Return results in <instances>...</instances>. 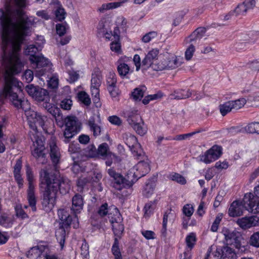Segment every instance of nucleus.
I'll return each mask as SVG.
<instances>
[{
	"label": "nucleus",
	"instance_id": "f257e3e1",
	"mask_svg": "<svg viewBox=\"0 0 259 259\" xmlns=\"http://www.w3.org/2000/svg\"><path fill=\"white\" fill-rule=\"evenodd\" d=\"M20 50H3L2 59L6 64L3 94L5 97H9L12 100L13 104L16 107L21 108L25 111L29 126L32 130L29 134L35 133V135H37V125L41 127L44 131L46 130L45 123L47 120V117L29 109L30 106L28 101L18 98V94L22 91L23 83L19 81L14 75L20 73L24 65L20 60Z\"/></svg>",
	"mask_w": 259,
	"mask_h": 259
},
{
	"label": "nucleus",
	"instance_id": "f03ea898",
	"mask_svg": "<svg viewBox=\"0 0 259 259\" xmlns=\"http://www.w3.org/2000/svg\"><path fill=\"white\" fill-rule=\"evenodd\" d=\"M49 146L50 156L54 171L45 167L41 169L39 172V186L42 192L41 204L46 212L54 208L59 192L62 195L67 194L71 185L70 181L61 175L59 171L57 165L60 162L61 154L54 139L50 141Z\"/></svg>",
	"mask_w": 259,
	"mask_h": 259
},
{
	"label": "nucleus",
	"instance_id": "7ed1b4c3",
	"mask_svg": "<svg viewBox=\"0 0 259 259\" xmlns=\"http://www.w3.org/2000/svg\"><path fill=\"white\" fill-rule=\"evenodd\" d=\"M15 2L19 7L12 13L16 22H12L9 9L6 12L0 9L2 49H20L30 27L34 23V20L29 18L22 9L25 7V0H15Z\"/></svg>",
	"mask_w": 259,
	"mask_h": 259
},
{
	"label": "nucleus",
	"instance_id": "20e7f679",
	"mask_svg": "<svg viewBox=\"0 0 259 259\" xmlns=\"http://www.w3.org/2000/svg\"><path fill=\"white\" fill-rule=\"evenodd\" d=\"M244 208L252 213L259 212V197H254L252 193L245 195L242 201H233L228 210L230 217H236L243 214Z\"/></svg>",
	"mask_w": 259,
	"mask_h": 259
},
{
	"label": "nucleus",
	"instance_id": "39448f33",
	"mask_svg": "<svg viewBox=\"0 0 259 259\" xmlns=\"http://www.w3.org/2000/svg\"><path fill=\"white\" fill-rule=\"evenodd\" d=\"M58 214L59 219L62 221V225L56 231L55 236L61 249H62L64 246L66 238L65 229H67L70 226L72 222V218L68 212L63 209L59 210Z\"/></svg>",
	"mask_w": 259,
	"mask_h": 259
},
{
	"label": "nucleus",
	"instance_id": "423d86ee",
	"mask_svg": "<svg viewBox=\"0 0 259 259\" xmlns=\"http://www.w3.org/2000/svg\"><path fill=\"white\" fill-rule=\"evenodd\" d=\"M150 170V166L148 162L144 161L139 162L127 174L126 181L128 186H132L139 179L148 174Z\"/></svg>",
	"mask_w": 259,
	"mask_h": 259
},
{
	"label": "nucleus",
	"instance_id": "0eeeda50",
	"mask_svg": "<svg viewBox=\"0 0 259 259\" xmlns=\"http://www.w3.org/2000/svg\"><path fill=\"white\" fill-rule=\"evenodd\" d=\"M29 138L33 143L34 148L31 153L37 161L42 164L47 162L46 150L45 147L44 141L38 135L35 133L29 134Z\"/></svg>",
	"mask_w": 259,
	"mask_h": 259
},
{
	"label": "nucleus",
	"instance_id": "6e6552de",
	"mask_svg": "<svg viewBox=\"0 0 259 259\" xmlns=\"http://www.w3.org/2000/svg\"><path fill=\"white\" fill-rule=\"evenodd\" d=\"M127 121L138 134L143 136L146 133V127L138 110H134L129 112Z\"/></svg>",
	"mask_w": 259,
	"mask_h": 259
},
{
	"label": "nucleus",
	"instance_id": "1a4fd4ad",
	"mask_svg": "<svg viewBox=\"0 0 259 259\" xmlns=\"http://www.w3.org/2000/svg\"><path fill=\"white\" fill-rule=\"evenodd\" d=\"M122 137L125 143L128 146L134 157L138 159L144 157L145 155L143 149L134 135L130 133H125L123 134Z\"/></svg>",
	"mask_w": 259,
	"mask_h": 259
},
{
	"label": "nucleus",
	"instance_id": "9d476101",
	"mask_svg": "<svg viewBox=\"0 0 259 259\" xmlns=\"http://www.w3.org/2000/svg\"><path fill=\"white\" fill-rule=\"evenodd\" d=\"M206 31V28L200 27L196 29L185 40L186 49H195L199 47L198 44Z\"/></svg>",
	"mask_w": 259,
	"mask_h": 259
},
{
	"label": "nucleus",
	"instance_id": "9b49d317",
	"mask_svg": "<svg viewBox=\"0 0 259 259\" xmlns=\"http://www.w3.org/2000/svg\"><path fill=\"white\" fill-rule=\"evenodd\" d=\"M221 155V148L218 146H213L207 150L204 154L200 155L199 158L201 161L208 164L217 160Z\"/></svg>",
	"mask_w": 259,
	"mask_h": 259
},
{
	"label": "nucleus",
	"instance_id": "f8f14e48",
	"mask_svg": "<svg viewBox=\"0 0 259 259\" xmlns=\"http://www.w3.org/2000/svg\"><path fill=\"white\" fill-rule=\"evenodd\" d=\"M214 257L221 259H236L237 255L232 248L228 246L217 247L215 250L212 252Z\"/></svg>",
	"mask_w": 259,
	"mask_h": 259
},
{
	"label": "nucleus",
	"instance_id": "ddd939ff",
	"mask_svg": "<svg viewBox=\"0 0 259 259\" xmlns=\"http://www.w3.org/2000/svg\"><path fill=\"white\" fill-rule=\"evenodd\" d=\"M223 233L227 244H233L237 248L240 246L241 235L239 232L224 228L223 230Z\"/></svg>",
	"mask_w": 259,
	"mask_h": 259
},
{
	"label": "nucleus",
	"instance_id": "4468645a",
	"mask_svg": "<svg viewBox=\"0 0 259 259\" xmlns=\"http://www.w3.org/2000/svg\"><path fill=\"white\" fill-rule=\"evenodd\" d=\"M166 69H174L180 66L183 63V58L170 54L167 52L163 54Z\"/></svg>",
	"mask_w": 259,
	"mask_h": 259
},
{
	"label": "nucleus",
	"instance_id": "2eb2a0df",
	"mask_svg": "<svg viewBox=\"0 0 259 259\" xmlns=\"http://www.w3.org/2000/svg\"><path fill=\"white\" fill-rule=\"evenodd\" d=\"M29 60L33 67L35 68H39L45 67L50 68L52 66L49 60L41 55L31 54L29 55Z\"/></svg>",
	"mask_w": 259,
	"mask_h": 259
},
{
	"label": "nucleus",
	"instance_id": "dca6fc26",
	"mask_svg": "<svg viewBox=\"0 0 259 259\" xmlns=\"http://www.w3.org/2000/svg\"><path fill=\"white\" fill-rule=\"evenodd\" d=\"M236 223L241 229L245 230L258 226L259 224V218L256 216L245 217L238 219Z\"/></svg>",
	"mask_w": 259,
	"mask_h": 259
},
{
	"label": "nucleus",
	"instance_id": "f3484780",
	"mask_svg": "<svg viewBox=\"0 0 259 259\" xmlns=\"http://www.w3.org/2000/svg\"><path fill=\"white\" fill-rule=\"evenodd\" d=\"M159 54L158 50H151L146 55L142 62V67L145 69L152 67L157 60Z\"/></svg>",
	"mask_w": 259,
	"mask_h": 259
},
{
	"label": "nucleus",
	"instance_id": "a211bd4d",
	"mask_svg": "<svg viewBox=\"0 0 259 259\" xmlns=\"http://www.w3.org/2000/svg\"><path fill=\"white\" fill-rule=\"evenodd\" d=\"M108 174L115 181V184H116L118 187L116 188L118 190H120V185L123 184L124 186L130 187L128 185V182L126 181L127 176L125 178H123V176L120 174L116 172L113 168H109L108 169Z\"/></svg>",
	"mask_w": 259,
	"mask_h": 259
},
{
	"label": "nucleus",
	"instance_id": "6ab92c4d",
	"mask_svg": "<svg viewBox=\"0 0 259 259\" xmlns=\"http://www.w3.org/2000/svg\"><path fill=\"white\" fill-rule=\"evenodd\" d=\"M64 122L65 127L72 132L75 131L78 133L81 129V122L76 116H67L65 119Z\"/></svg>",
	"mask_w": 259,
	"mask_h": 259
},
{
	"label": "nucleus",
	"instance_id": "aec40b11",
	"mask_svg": "<svg viewBox=\"0 0 259 259\" xmlns=\"http://www.w3.org/2000/svg\"><path fill=\"white\" fill-rule=\"evenodd\" d=\"M83 206V200L82 196L76 194L72 198L71 210L75 214L79 213L82 209Z\"/></svg>",
	"mask_w": 259,
	"mask_h": 259
},
{
	"label": "nucleus",
	"instance_id": "412c9836",
	"mask_svg": "<svg viewBox=\"0 0 259 259\" xmlns=\"http://www.w3.org/2000/svg\"><path fill=\"white\" fill-rule=\"evenodd\" d=\"M22 160L19 158L16 160V164L14 167V178L17 182L19 188H21L23 185V179H22L20 171L22 168Z\"/></svg>",
	"mask_w": 259,
	"mask_h": 259
},
{
	"label": "nucleus",
	"instance_id": "4be33fe9",
	"mask_svg": "<svg viewBox=\"0 0 259 259\" xmlns=\"http://www.w3.org/2000/svg\"><path fill=\"white\" fill-rule=\"evenodd\" d=\"M98 156H101L104 158L109 157L110 158H116V156L109 151L108 145L104 143L99 145L98 149Z\"/></svg>",
	"mask_w": 259,
	"mask_h": 259
},
{
	"label": "nucleus",
	"instance_id": "5701e85b",
	"mask_svg": "<svg viewBox=\"0 0 259 259\" xmlns=\"http://www.w3.org/2000/svg\"><path fill=\"white\" fill-rule=\"evenodd\" d=\"M33 99L38 101H44L46 104L49 103L50 101V96L48 92L46 90L40 88H38Z\"/></svg>",
	"mask_w": 259,
	"mask_h": 259
},
{
	"label": "nucleus",
	"instance_id": "b1692460",
	"mask_svg": "<svg viewBox=\"0 0 259 259\" xmlns=\"http://www.w3.org/2000/svg\"><path fill=\"white\" fill-rule=\"evenodd\" d=\"M35 187L28 188L27 190V198L30 206L31 207L33 211H35L36 207V197L35 196Z\"/></svg>",
	"mask_w": 259,
	"mask_h": 259
},
{
	"label": "nucleus",
	"instance_id": "393cba45",
	"mask_svg": "<svg viewBox=\"0 0 259 259\" xmlns=\"http://www.w3.org/2000/svg\"><path fill=\"white\" fill-rule=\"evenodd\" d=\"M191 93L189 90L185 91L179 90L175 91L173 94H170V98L172 99L181 100L190 97Z\"/></svg>",
	"mask_w": 259,
	"mask_h": 259
},
{
	"label": "nucleus",
	"instance_id": "a878e982",
	"mask_svg": "<svg viewBox=\"0 0 259 259\" xmlns=\"http://www.w3.org/2000/svg\"><path fill=\"white\" fill-rule=\"evenodd\" d=\"M88 124L90 130L93 133V135L95 137L100 135L101 132V127L95 122L94 117H91L89 119L88 121Z\"/></svg>",
	"mask_w": 259,
	"mask_h": 259
},
{
	"label": "nucleus",
	"instance_id": "bb28decb",
	"mask_svg": "<svg viewBox=\"0 0 259 259\" xmlns=\"http://www.w3.org/2000/svg\"><path fill=\"white\" fill-rule=\"evenodd\" d=\"M249 134H259V122H253L248 123L241 130Z\"/></svg>",
	"mask_w": 259,
	"mask_h": 259
},
{
	"label": "nucleus",
	"instance_id": "cd10ccee",
	"mask_svg": "<svg viewBox=\"0 0 259 259\" xmlns=\"http://www.w3.org/2000/svg\"><path fill=\"white\" fill-rule=\"evenodd\" d=\"M155 186V183L152 180H149L146 183L144 188L143 191V195L147 197H150L153 193Z\"/></svg>",
	"mask_w": 259,
	"mask_h": 259
},
{
	"label": "nucleus",
	"instance_id": "c85d7f7f",
	"mask_svg": "<svg viewBox=\"0 0 259 259\" xmlns=\"http://www.w3.org/2000/svg\"><path fill=\"white\" fill-rule=\"evenodd\" d=\"M146 90V88L144 86L136 88L132 93V97L136 101H141L144 96Z\"/></svg>",
	"mask_w": 259,
	"mask_h": 259
},
{
	"label": "nucleus",
	"instance_id": "c756f323",
	"mask_svg": "<svg viewBox=\"0 0 259 259\" xmlns=\"http://www.w3.org/2000/svg\"><path fill=\"white\" fill-rule=\"evenodd\" d=\"M174 217V214L171 213V210L167 211L165 212L163 215L162 222V228L161 229V233L163 235H165L166 232V226L168 220H170Z\"/></svg>",
	"mask_w": 259,
	"mask_h": 259
},
{
	"label": "nucleus",
	"instance_id": "7c9ffc66",
	"mask_svg": "<svg viewBox=\"0 0 259 259\" xmlns=\"http://www.w3.org/2000/svg\"><path fill=\"white\" fill-rule=\"evenodd\" d=\"M41 251L38 246L32 247L27 253V256L30 259H37L41 254Z\"/></svg>",
	"mask_w": 259,
	"mask_h": 259
},
{
	"label": "nucleus",
	"instance_id": "2f4dec72",
	"mask_svg": "<svg viewBox=\"0 0 259 259\" xmlns=\"http://www.w3.org/2000/svg\"><path fill=\"white\" fill-rule=\"evenodd\" d=\"M118 29H115L113 38L111 39L112 42L110 44V49H121V45L119 42V35L117 31Z\"/></svg>",
	"mask_w": 259,
	"mask_h": 259
},
{
	"label": "nucleus",
	"instance_id": "473e14b6",
	"mask_svg": "<svg viewBox=\"0 0 259 259\" xmlns=\"http://www.w3.org/2000/svg\"><path fill=\"white\" fill-rule=\"evenodd\" d=\"M112 224L114 234L116 237H117L119 240L121 238V236L124 230L123 226L119 223H118L117 222L114 223L113 222H112Z\"/></svg>",
	"mask_w": 259,
	"mask_h": 259
},
{
	"label": "nucleus",
	"instance_id": "72a5a7b5",
	"mask_svg": "<svg viewBox=\"0 0 259 259\" xmlns=\"http://www.w3.org/2000/svg\"><path fill=\"white\" fill-rule=\"evenodd\" d=\"M232 104L230 101L219 106L220 111L222 115L225 116L228 113L231 111L232 109H233Z\"/></svg>",
	"mask_w": 259,
	"mask_h": 259
},
{
	"label": "nucleus",
	"instance_id": "f704fd0d",
	"mask_svg": "<svg viewBox=\"0 0 259 259\" xmlns=\"http://www.w3.org/2000/svg\"><path fill=\"white\" fill-rule=\"evenodd\" d=\"M117 71L119 75L124 77L130 72V69L127 64L121 63L117 67Z\"/></svg>",
	"mask_w": 259,
	"mask_h": 259
},
{
	"label": "nucleus",
	"instance_id": "c9c22d12",
	"mask_svg": "<svg viewBox=\"0 0 259 259\" xmlns=\"http://www.w3.org/2000/svg\"><path fill=\"white\" fill-rule=\"evenodd\" d=\"M196 242V235L194 233H191L187 236L186 238V243L187 246L191 250Z\"/></svg>",
	"mask_w": 259,
	"mask_h": 259
},
{
	"label": "nucleus",
	"instance_id": "e433bc0d",
	"mask_svg": "<svg viewBox=\"0 0 259 259\" xmlns=\"http://www.w3.org/2000/svg\"><path fill=\"white\" fill-rule=\"evenodd\" d=\"M78 100L84 105L89 106L91 101L89 96L84 91L79 92L77 94Z\"/></svg>",
	"mask_w": 259,
	"mask_h": 259
},
{
	"label": "nucleus",
	"instance_id": "4c0bfd02",
	"mask_svg": "<svg viewBox=\"0 0 259 259\" xmlns=\"http://www.w3.org/2000/svg\"><path fill=\"white\" fill-rule=\"evenodd\" d=\"M204 131H205V129L200 128V129H199L195 132H191V133H189L183 134V135H179L177 136L176 137V138H175L174 139L176 140H178V141L183 140L187 138H190L191 136H192L196 134H198V133H201V132H204Z\"/></svg>",
	"mask_w": 259,
	"mask_h": 259
},
{
	"label": "nucleus",
	"instance_id": "58836bf2",
	"mask_svg": "<svg viewBox=\"0 0 259 259\" xmlns=\"http://www.w3.org/2000/svg\"><path fill=\"white\" fill-rule=\"evenodd\" d=\"M166 63L164 62V58L157 62L156 61L152 65L151 68L155 71H162L166 69Z\"/></svg>",
	"mask_w": 259,
	"mask_h": 259
},
{
	"label": "nucleus",
	"instance_id": "ea45409f",
	"mask_svg": "<svg viewBox=\"0 0 259 259\" xmlns=\"http://www.w3.org/2000/svg\"><path fill=\"white\" fill-rule=\"evenodd\" d=\"M16 215L22 219L28 218V214L24 211L21 204H17L15 207Z\"/></svg>",
	"mask_w": 259,
	"mask_h": 259
},
{
	"label": "nucleus",
	"instance_id": "a19ab883",
	"mask_svg": "<svg viewBox=\"0 0 259 259\" xmlns=\"http://www.w3.org/2000/svg\"><path fill=\"white\" fill-rule=\"evenodd\" d=\"M249 243L252 246L259 248V232H256L250 236Z\"/></svg>",
	"mask_w": 259,
	"mask_h": 259
},
{
	"label": "nucleus",
	"instance_id": "79ce46f5",
	"mask_svg": "<svg viewBox=\"0 0 259 259\" xmlns=\"http://www.w3.org/2000/svg\"><path fill=\"white\" fill-rule=\"evenodd\" d=\"M163 95L161 93H157L156 94L153 95H150L145 97V98L142 100V103L144 105L148 104L150 101L157 100L158 99L161 98L162 97Z\"/></svg>",
	"mask_w": 259,
	"mask_h": 259
},
{
	"label": "nucleus",
	"instance_id": "37998d69",
	"mask_svg": "<svg viewBox=\"0 0 259 259\" xmlns=\"http://www.w3.org/2000/svg\"><path fill=\"white\" fill-rule=\"evenodd\" d=\"M26 174L27 180L28 182V188L35 187L33 182L34 180V176L32 170L29 165L26 166Z\"/></svg>",
	"mask_w": 259,
	"mask_h": 259
},
{
	"label": "nucleus",
	"instance_id": "c03bdc74",
	"mask_svg": "<svg viewBox=\"0 0 259 259\" xmlns=\"http://www.w3.org/2000/svg\"><path fill=\"white\" fill-rule=\"evenodd\" d=\"M12 225V221L10 218L5 214L0 216V225L8 228L10 227Z\"/></svg>",
	"mask_w": 259,
	"mask_h": 259
},
{
	"label": "nucleus",
	"instance_id": "a18cd8bd",
	"mask_svg": "<svg viewBox=\"0 0 259 259\" xmlns=\"http://www.w3.org/2000/svg\"><path fill=\"white\" fill-rule=\"evenodd\" d=\"M46 43V40L43 36L37 35L35 39L34 44L31 49L43 48Z\"/></svg>",
	"mask_w": 259,
	"mask_h": 259
},
{
	"label": "nucleus",
	"instance_id": "49530a36",
	"mask_svg": "<svg viewBox=\"0 0 259 259\" xmlns=\"http://www.w3.org/2000/svg\"><path fill=\"white\" fill-rule=\"evenodd\" d=\"M232 103L233 109H239L241 108L246 103V100L244 98H241L234 101H230Z\"/></svg>",
	"mask_w": 259,
	"mask_h": 259
},
{
	"label": "nucleus",
	"instance_id": "de8ad7c7",
	"mask_svg": "<svg viewBox=\"0 0 259 259\" xmlns=\"http://www.w3.org/2000/svg\"><path fill=\"white\" fill-rule=\"evenodd\" d=\"M170 178L172 180L180 183L182 185L186 183V180L185 178L179 174L174 173L170 175Z\"/></svg>",
	"mask_w": 259,
	"mask_h": 259
},
{
	"label": "nucleus",
	"instance_id": "09e8293b",
	"mask_svg": "<svg viewBox=\"0 0 259 259\" xmlns=\"http://www.w3.org/2000/svg\"><path fill=\"white\" fill-rule=\"evenodd\" d=\"M233 11L234 12L235 16L237 17L240 15H245L247 11L244 6V5L242 3L238 5L235 9Z\"/></svg>",
	"mask_w": 259,
	"mask_h": 259
},
{
	"label": "nucleus",
	"instance_id": "8fccbe9b",
	"mask_svg": "<svg viewBox=\"0 0 259 259\" xmlns=\"http://www.w3.org/2000/svg\"><path fill=\"white\" fill-rule=\"evenodd\" d=\"M109 207L107 203L101 205L98 210V214L101 217H103L109 214Z\"/></svg>",
	"mask_w": 259,
	"mask_h": 259
},
{
	"label": "nucleus",
	"instance_id": "3c124183",
	"mask_svg": "<svg viewBox=\"0 0 259 259\" xmlns=\"http://www.w3.org/2000/svg\"><path fill=\"white\" fill-rule=\"evenodd\" d=\"M223 218L222 213H219L216 217L215 220L214 221L211 227V231L212 232H215L218 231L219 224Z\"/></svg>",
	"mask_w": 259,
	"mask_h": 259
},
{
	"label": "nucleus",
	"instance_id": "603ef678",
	"mask_svg": "<svg viewBox=\"0 0 259 259\" xmlns=\"http://www.w3.org/2000/svg\"><path fill=\"white\" fill-rule=\"evenodd\" d=\"M112 252L114 256L120 255L121 252L119 248V241L117 237H115L114 243L112 246Z\"/></svg>",
	"mask_w": 259,
	"mask_h": 259
},
{
	"label": "nucleus",
	"instance_id": "864d4df0",
	"mask_svg": "<svg viewBox=\"0 0 259 259\" xmlns=\"http://www.w3.org/2000/svg\"><path fill=\"white\" fill-rule=\"evenodd\" d=\"M67 28L68 26L66 23L57 24L56 25V32L60 36L64 35L66 33Z\"/></svg>",
	"mask_w": 259,
	"mask_h": 259
},
{
	"label": "nucleus",
	"instance_id": "5fc2aeb1",
	"mask_svg": "<svg viewBox=\"0 0 259 259\" xmlns=\"http://www.w3.org/2000/svg\"><path fill=\"white\" fill-rule=\"evenodd\" d=\"M87 154L90 157H98V151L96 147L91 145L88 146L87 149Z\"/></svg>",
	"mask_w": 259,
	"mask_h": 259
},
{
	"label": "nucleus",
	"instance_id": "6e6d98bb",
	"mask_svg": "<svg viewBox=\"0 0 259 259\" xmlns=\"http://www.w3.org/2000/svg\"><path fill=\"white\" fill-rule=\"evenodd\" d=\"M117 79L116 74L113 72H110L107 79V87L110 85H116Z\"/></svg>",
	"mask_w": 259,
	"mask_h": 259
},
{
	"label": "nucleus",
	"instance_id": "4d7b16f0",
	"mask_svg": "<svg viewBox=\"0 0 259 259\" xmlns=\"http://www.w3.org/2000/svg\"><path fill=\"white\" fill-rule=\"evenodd\" d=\"M194 212L193 207L191 204H186L183 208V212L187 218H190Z\"/></svg>",
	"mask_w": 259,
	"mask_h": 259
},
{
	"label": "nucleus",
	"instance_id": "13d9d810",
	"mask_svg": "<svg viewBox=\"0 0 259 259\" xmlns=\"http://www.w3.org/2000/svg\"><path fill=\"white\" fill-rule=\"evenodd\" d=\"M157 33L156 31H151L146 33L142 37V41L144 42H149L150 41L157 37Z\"/></svg>",
	"mask_w": 259,
	"mask_h": 259
},
{
	"label": "nucleus",
	"instance_id": "bf43d9fd",
	"mask_svg": "<svg viewBox=\"0 0 259 259\" xmlns=\"http://www.w3.org/2000/svg\"><path fill=\"white\" fill-rule=\"evenodd\" d=\"M66 13L63 8H59L55 11L56 19L60 21H62L65 18Z\"/></svg>",
	"mask_w": 259,
	"mask_h": 259
},
{
	"label": "nucleus",
	"instance_id": "052dcab7",
	"mask_svg": "<svg viewBox=\"0 0 259 259\" xmlns=\"http://www.w3.org/2000/svg\"><path fill=\"white\" fill-rule=\"evenodd\" d=\"M101 79L100 76L97 74H93L91 79V87L92 88H99L101 85Z\"/></svg>",
	"mask_w": 259,
	"mask_h": 259
},
{
	"label": "nucleus",
	"instance_id": "680f3d73",
	"mask_svg": "<svg viewBox=\"0 0 259 259\" xmlns=\"http://www.w3.org/2000/svg\"><path fill=\"white\" fill-rule=\"evenodd\" d=\"M77 132L73 131L72 132L71 130L67 128H65L64 132V136L65 138L64 141L67 143L68 142L70 139L72 138Z\"/></svg>",
	"mask_w": 259,
	"mask_h": 259
},
{
	"label": "nucleus",
	"instance_id": "e2e57ef3",
	"mask_svg": "<svg viewBox=\"0 0 259 259\" xmlns=\"http://www.w3.org/2000/svg\"><path fill=\"white\" fill-rule=\"evenodd\" d=\"M38 88H39L35 87L33 84H29L26 87V91L33 98Z\"/></svg>",
	"mask_w": 259,
	"mask_h": 259
},
{
	"label": "nucleus",
	"instance_id": "0e129e2a",
	"mask_svg": "<svg viewBox=\"0 0 259 259\" xmlns=\"http://www.w3.org/2000/svg\"><path fill=\"white\" fill-rule=\"evenodd\" d=\"M89 182V180L86 178H80L77 182V186L78 188V191L82 192L84 186Z\"/></svg>",
	"mask_w": 259,
	"mask_h": 259
},
{
	"label": "nucleus",
	"instance_id": "69168bd1",
	"mask_svg": "<svg viewBox=\"0 0 259 259\" xmlns=\"http://www.w3.org/2000/svg\"><path fill=\"white\" fill-rule=\"evenodd\" d=\"M107 88L110 95L112 98H115L118 96L119 94L118 89L116 85L108 86Z\"/></svg>",
	"mask_w": 259,
	"mask_h": 259
},
{
	"label": "nucleus",
	"instance_id": "338daca9",
	"mask_svg": "<svg viewBox=\"0 0 259 259\" xmlns=\"http://www.w3.org/2000/svg\"><path fill=\"white\" fill-rule=\"evenodd\" d=\"M91 92L92 95L94 97V102L96 103H98L100 100L99 88L91 87Z\"/></svg>",
	"mask_w": 259,
	"mask_h": 259
},
{
	"label": "nucleus",
	"instance_id": "774afa93",
	"mask_svg": "<svg viewBox=\"0 0 259 259\" xmlns=\"http://www.w3.org/2000/svg\"><path fill=\"white\" fill-rule=\"evenodd\" d=\"M141 233L144 237L148 240L154 239L155 238V234L152 231L142 230Z\"/></svg>",
	"mask_w": 259,
	"mask_h": 259
}]
</instances>
